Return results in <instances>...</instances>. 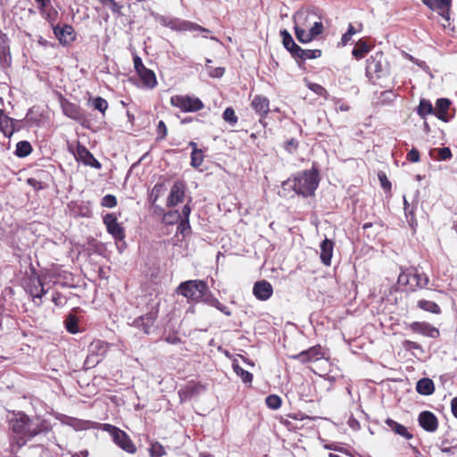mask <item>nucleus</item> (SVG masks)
Masks as SVG:
<instances>
[{"instance_id": "8fccbe9b", "label": "nucleus", "mask_w": 457, "mask_h": 457, "mask_svg": "<svg viewBox=\"0 0 457 457\" xmlns=\"http://www.w3.org/2000/svg\"><path fill=\"white\" fill-rule=\"evenodd\" d=\"M179 219L180 213L179 211H169L163 216V220L167 224H174L178 222Z\"/></svg>"}, {"instance_id": "473e14b6", "label": "nucleus", "mask_w": 457, "mask_h": 457, "mask_svg": "<svg viewBox=\"0 0 457 457\" xmlns=\"http://www.w3.org/2000/svg\"><path fill=\"white\" fill-rule=\"evenodd\" d=\"M416 390L420 395H431L435 392V385L432 379L423 378L418 380Z\"/></svg>"}, {"instance_id": "ea45409f", "label": "nucleus", "mask_w": 457, "mask_h": 457, "mask_svg": "<svg viewBox=\"0 0 457 457\" xmlns=\"http://www.w3.org/2000/svg\"><path fill=\"white\" fill-rule=\"evenodd\" d=\"M233 370L235 373L241 378L242 381L245 384L252 383L253 374L249 371L244 370L237 361H234L232 364Z\"/></svg>"}, {"instance_id": "ddd939ff", "label": "nucleus", "mask_w": 457, "mask_h": 457, "mask_svg": "<svg viewBox=\"0 0 457 457\" xmlns=\"http://www.w3.org/2000/svg\"><path fill=\"white\" fill-rule=\"evenodd\" d=\"M412 333L419 334L430 338H438L440 331L436 327L426 321H412L406 325Z\"/></svg>"}, {"instance_id": "f704fd0d", "label": "nucleus", "mask_w": 457, "mask_h": 457, "mask_svg": "<svg viewBox=\"0 0 457 457\" xmlns=\"http://www.w3.org/2000/svg\"><path fill=\"white\" fill-rule=\"evenodd\" d=\"M417 306L420 309L433 314H440L442 312L440 306L436 303L425 299L419 300L417 302Z\"/></svg>"}, {"instance_id": "393cba45", "label": "nucleus", "mask_w": 457, "mask_h": 457, "mask_svg": "<svg viewBox=\"0 0 457 457\" xmlns=\"http://www.w3.org/2000/svg\"><path fill=\"white\" fill-rule=\"evenodd\" d=\"M203 390H204V386L201 383L190 381L179 391V395L180 400L184 401L198 395Z\"/></svg>"}, {"instance_id": "e433bc0d", "label": "nucleus", "mask_w": 457, "mask_h": 457, "mask_svg": "<svg viewBox=\"0 0 457 457\" xmlns=\"http://www.w3.org/2000/svg\"><path fill=\"white\" fill-rule=\"evenodd\" d=\"M204 303H208L209 305H211L212 307H215L216 309H218L220 312H221L222 313H224L227 316L231 315V311L229 310V308L228 306L224 305L223 303H221L216 297H214L212 295V294L211 292L208 295L207 298L205 299Z\"/></svg>"}, {"instance_id": "864d4df0", "label": "nucleus", "mask_w": 457, "mask_h": 457, "mask_svg": "<svg viewBox=\"0 0 457 457\" xmlns=\"http://www.w3.org/2000/svg\"><path fill=\"white\" fill-rule=\"evenodd\" d=\"M190 230H191V227H190L189 220L179 219L178 231L180 234L185 235V234L188 233Z\"/></svg>"}, {"instance_id": "72a5a7b5", "label": "nucleus", "mask_w": 457, "mask_h": 457, "mask_svg": "<svg viewBox=\"0 0 457 457\" xmlns=\"http://www.w3.org/2000/svg\"><path fill=\"white\" fill-rule=\"evenodd\" d=\"M434 107L431 102L428 99L422 98L417 107V113L422 119H425L428 115L434 114Z\"/></svg>"}, {"instance_id": "c03bdc74", "label": "nucleus", "mask_w": 457, "mask_h": 457, "mask_svg": "<svg viewBox=\"0 0 457 457\" xmlns=\"http://www.w3.org/2000/svg\"><path fill=\"white\" fill-rule=\"evenodd\" d=\"M149 454L151 457H162L166 454V451L161 443L155 441L150 445Z\"/></svg>"}, {"instance_id": "338daca9", "label": "nucleus", "mask_w": 457, "mask_h": 457, "mask_svg": "<svg viewBox=\"0 0 457 457\" xmlns=\"http://www.w3.org/2000/svg\"><path fill=\"white\" fill-rule=\"evenodd\" d=\"M165 342L170 345H178L181 342V339L177 335H169L164 338Z\"/></svg>"}, {"instance_id": "58836bf2", "label": "nucleus", "mask_w": 457, "mask_h": 457, "mask_svg": "<svg viewBox=\"0 0 457 457\" xmlns=\"http://www.w3.org/2000/svg\"><path fill=\"white\" fill-rule=\"evenodd\" d=\"M65 328L71 334H77L79 331L78 317L70 313L64 320Z\"/></svg>"}, {"instance_id": "37998d69", "label": "nucleus", "mask_w": 457, "mask_h": 457, "mask_svg": "<svg viewBox=\"0 0 457 457\" xmlns=\"http://www.w3.org/2000/svg\"><path fill=\"white\" fill-rule=\"evenodd\" d=\"M92 106L95 110L99 111L102 113V115L104 116L109 107V104L104 98L101 96H96L92 99Z\"/></svg>"}, {"instance_id": "052dcab7", "label": "nucleus", "mask_w": 457, "mask_h": 457, "mask_svg": "<svg viewBox=\"0 0 457 457\" xmlns=\"http://www.w3.org/2000/svg\"><path fill=\"white\" fill-rule=\"evenodd\" d=\"M403 346L407 351L421 349V346L420 344H418L417 342H414V341H411V340H404L403 342Z\"/></svg>"}, {"instance_id": "5fc2aeb1", "label": "nucleus", "mask_w": 457, "mask_h": 457, "mask_svg": "<svg viewBox=\"0 0 457 457\" xmlns=\"http://www.w3.org/2000/svg\"><path fill=\"white\" fill-rule=\"evenodd\" d=\"M299 142L295 138H291L285 143L284 148L287 152L292 154L298 149Z\"/></svg>"}, {"instance_id": "69168bd1", "label": "nucleus", "mask_w": 457, "mask_h": 457, "mask_svg": "<svg viewBox=\"0 0 457 457\" xmlns=\"http://www.w3.org/2000/svg\"><path fill=\"white\" fill-rule=\"evenodd\" d=\"M27 183L36 190L44 188L42 182L34 178L28 179Z\"/></svg>"}, {"instance_id": "4c0bfd02", "label": "nucleus", "mask_w": 457, "mask_h": 457, "mask_svg": "<svg viewBox=\"0 0 457 457\" xmlns=\"http://www.w3.org/2000/svg\"><path fill=\"white\" fill-rule=\"evenodd\" d=\"M284 47L292 54L298 45H296L290 33L284 29L280 31Z\"/></svg>"}, {"instance_id": "09e8293b", "label": "nucleus", "mask_w": 457, "mask_h": 457, "mask_svg": "<svg viewBox=\"0 0 457 457\" xmlns=\"http://www.w3.org/2000/svg\"><path fill=\"white\" fill-rule=\"evenodd\" d=\"M156 141H162L166 138L168 135V129L163 120H160L156 127Z\"/></svg>"}, {"instance_id": "aec40b11", "label": "nucleus", "mask_w": 457, "mask_h": 457, "mask_svg": "<svg viewBox=\"0 0 457 457\" xmlns=\"http://www.w3.org/2000/svg\"><path fill=\"white\" fill-rule=\"evenodd\" d=\"M419 425L427 432H435L438 428V420L430 411H423L418 417Z\"/></svg>"}, {"instance_id": "2eb2a0df", "label": "nucleus", "mask_w": 457, "mask_h": 457, "mask_svg": "<svg viewBox=\"0 0 457 457\" xmlns=\"http://www.w3.org/2000/svg\"><path fill=\"white\" fill-rule=\"evenodd\" d=\"M187 185L184 180H177L170 187V194L167 198V207H174L184 201L186 195Z\"/></svg>"}, {"instance_id": "0e129e2a", "label": "nucleus", "mask_w": 457, "mask_h": 457, "mask_svg": "<svg viewBox=\"0 0 457 457\" xmlns=\"http://www.w3.org/2000/svg\"><path fill=\"white\" fill-rule=\"evenodd\" d=\"M47 21H49L52 26L54 25V22L56 19V16H57V12L55 10H53V11H49L47 12L46 10V12L44 15H42Z\"/></svg>"}, {"instance_id": "79ce46f5", "label": "nucleus", "mask_w": 457, "mask_h": 457, "mask_svg": "<svg viewBox=\"0 0 457 457\" xmlns=\"http://www.w3.org/2000/svg\"><path fill=\"white\" fill-rule=\"evenodd\" d=\"M307 87L312 90L314 94L323 97L325 100L329 98V93L328 90L321 85L314 82H308Z\"/></svg>"}, {"instance_id": "603ef678", "label": "nucleus", "mask_w": 457, "mask_h": 457, "mask_svg": "<svg viewBox=\"0 0 457 457\" xmlns=\"http://www.w3.org/2000/svg\"><path fill=\"white\" fill-rule=\"evenodd\" d=\"M101 205L103 207L113 208L117 205V199L115 195L108 194L102 198Z\"/></svg>"}, {"instance_id": "f257e3e1", "label": "nucleus", "mask_w": 457, "mask_h": 457, "mask_svg": "<svg viewBox=\"0 0 457 457\" xmlns=\"http://www.w3.org/2000/svg\"><path fill=\"white\" fill-rule=\"evenodd\" d=\"M6 423L12 453H18L34 438L46 436L52 430L51 423L43 416L29 415L21 410L8 411Z\"/></svg>"}, {"instance_id": "49530a36", "label": "nucleus", "mask_w": 457, "mask_h": 457, "mask_svg": "<svg viewBox=\"0 0 457 457\" xmlns=\"http://www.w3.org/2000/svg\"><path fill=\"white\" fill-rule=\"evenodd\" d=\"M266 405L271 410H278L280 408L282 400L277 395H270L265 399Z\"/></svg>"}, {"instance_id": "bf43d9fd", "label": "nucleus", "mask_w": 457, "mask_h": 457, "mask_svg": "<svg viewBox=\"0 0 457 457\" xmlns=\"http://www.w3.org/2000/svg\"><path fill=\"white\" fill-rule=\"evenodd\" d=\"M133 65L136 72H139L140 71H143L146 67L144 65L142 59L137 54H133Z\"/></svg>"}, {"instance_id": "c756f323", "label": "nucleus", "mask_w": 457, "mask_h": 457, "mask_svg": "<svg viewBox=\"0 0 457 457\" xmlns=\"http://www.w3.org/2000/svg\"><path fill=\"white\" fill-rule=\"evenodd\" d=\"M450 105L451 101L448 98L437 99L436 106L434 107L435 116L443 121H448V110Z\"/></svg>"}, {"instance_id": "4be33fe9", "label": "nucleus", "mask_w": 457, "mask_h": 457, "mask_svg": "<svg viewBox=\"0 0 457 457\" xmlns=\"http://www.w3.org/2000/svg\"><path fill=\"white\" fill-rule=\"evenodd\" d=\"M316 14L312 12H298L295 18V26L305 30H311L315 21H320L316 20Z\"/></svg>"}, {"instance_id": "a211bd4d", "label": "nucleus", "mask_w": 457, "mask_h": 457, "mask_svg": "<svg viewBox=\"0 0 457 457\" xmlns=\"http://www.w3.org/2000/svg\"><path fill=\"white\" fill-rule=\"evenodd\" d=\"M323 24L321 21H315L311 30H305L295 26V33L298 41L301 43H309L323 32Z\"/></svg>"}, {"instance_id": "4468645a", "label": "nucleus", "mask_w": 457, "mask_h": 457, "mask_svg": "<svg viewBox=\"0 0 457 457\" xmlns=\"http://www.w3.org/2000/svg\"><path fill=\"white\" fill-rule=\"evenodd\" d=\"M76 161L81 162L86 166L100 170L102 168L101 163L95 158L93 154L80 142H78L76 146V152L74 153Z\"/></svg>"}, {"instance_id": "9d476101", "label": "nucleus", "mask_w": 457, "mask_h": 457, "mask_svg": "<svg viewBox=\"0 0 457 457\" xmlns=\"http://www.w3.org/2000/svg\"><path fill=\"white\" fill-rule=\"evenodd\" d=\"M384 57L383 52H377L375 54L370 55L366 61V76L370 79H378L381 78L383 67L382 59Z\"/></svg>"}, {"instance_id": "a19ab883", "label": "nucleus", "mask_w": 457, "mask_h": 457, "mask_svg": "<svg viewBox=\"0 0 457 457\" xmlns=\"http://www.w3.org/2000/svg\"><path fill=\"white\" fill-rule=\"evenodd\" d=\"M178 29L179 30H190V31H201V32H211L208 29L202 27L201 25L192 21H182Z\"/></svg>"}, {"instance_id": "e2e57ef3", "label": "nucleus", "mask_w": 457, "mask_h": 457, "mask_svg": "<svg viewBox=\"0 0 457 457\" xmlns=\"http://www.w3.org/2000/svg\"><path fill=\"white\" fill-rule=\"evenodd\" d=\"M162 185L156 184L153 187V190H152V193H151V195H150V198L153 201V204H154L156 202V200L158 199L159 195H160L161 190H162Z\"/></svg>"}, {"instance_id": "774afa93", "label": "nucleus", "mask_w": 457, "mask_h": 457, "mask_svg": "<svg viewBox=\"0 0 457 457\" xmlns=\"http://www.w3.org/2000/svg\"><path fill=\"white\" fill-rule=\"evenodd\" d=\"M109 7L113 13L118 14V15L122 14L121 10H122L123 6L121 4H120L119 3H117L115 0L111 5H109Z\"/></svg>"}, {"instance_id": "f3484780", "label": "nucleus", "mask_w": 457, "mask_h": 457, "mask_svg": "<svg viewBox=\"0 0 457 457\" xmlns=\"http://www.w3.org/2000/svg\"><path fill=\"white\" fill-rule=\"evenodd\" d=\"M18 120L9 117L5 111L0 109V132L8 138L17 131L21 130Z\"/></svg>"}, {"instance_id": "4d7b16f0", "label": "nucleus", "mask_w": 457, "mask_h": 457, "mask_svg": "<svg viewBox=\"0 0 457 457\" xmlns=\"http://www.w3.org/2000/svg\"><path fill=\"white\" fill-rule=\"evenodd\" d=\"M407 161L411 162H420V152L416 148H412L409 151V153L406 155Z\"/></svg>"}, {"instance_id": "dca6fc26", "label": "nucleus", "mask_w": 457, "mask_h": 457, "mask_svg": "<svg viewBox=\"0 0 457 457\" xmlns=\"http://www.w3.org/2000/svg\"><path fill=\"white\" fill-rule=\"evenodd\" d=\"M53 31L59 43L62 46H68L76 40V32L70 24L53 25Z\"/></svg>"}, {"instance_id": "7c9ffc66", "label": "nucleus", "mask_w": 457, "mask_h": 457, "mask_svg": "<svg viewBox=\"0 0 457 457\" xmlns=\"http://www.w3.org/2000/svg\"><path fill=\"white\" fill-rule=\"evenodd\" d=\"M143 86L146 88L153 89L157 86V79L154 71L145 68L137 73Z\"/></svg>"}, {"instance_id": "f8f14e48", "label": "nucleus", "mask_w": 457, "mask_h": 457, "mask_svg": "<svg viewBox=\"0 0 457 457\" xmlns=\"http://www.w3.org/2000/svg\"><path fill=\"white\" fill-rule=\"evenodd\" d=\"M325 349L320 345H316L307 350L293 355L291 358L299 361L301 363H308L320 361L325 357Z\"/></svg>"}, {"instance_id": "9b49d317", "label": "nucleus", "mask_w": 457, "mask_h": 457, "mask_svg": "<svg viewBox=\"0 0 457 457\" xmlns=\"http://www.w3.org/2000/svg\"><path fill=\"white\" fill-rule=\"evenodd\" d=\"M103 222L106 227L107 232L116 240L121 241L125 238V230L120 223L118 222L117 216L111 212L103 218Z\"/></svg>"}, {"instance_id": "39448f33", "label": "nucleus", "mask_w": 457, "mask_h": 457, "mask_svg": "<svg viewBox=\"0 0 457 457\" xmlns=\"http://www.w3.org/2000/svg\"><path fill=\"white\" fill-rule=\"evenodd\" d=\"M170 103L182 112H196L204 108L203 101L193 95H174Z\"/></svg>"}, {"instance_id": "3c124183", "label": "nucleus", "mask_w": 457, "mask_h": 457, "mask_svg": "<svg viewBox=\"0 0 457 457\" xmlns=\"http://www.w3.org/2000/svg\"><path fill=\"white\" fill-rule=\"evenodd\" d=\"M438 447L443 453L448 454H454L457 453V445H450L448 440H442Z\"/></svg>"}, {"instance_id": "5701e85b", "label": "nucleus", "mask_w": 457, "mask_h": 457, "mask_svg": "<svg viewBox=\"0 0 457 457\" xmlns=\"http://www.w3.org/2000/svg\"><path fill=\"white\" fill-rule=\"evenodd\" d=\"M253 293L258 300L267 301L273 294V287L269 281L260 280L254 283Z\"/></svg>"}, {"instance_id": "423d86ee", "label": "nucleus", "mask_w": 457, "mask_h": 457, "mask_svg": "<svg viewBox=\"0 0 457 457\" xmlns=\"http://www.w3.org/2000/svg\"><path fill=\"white\" fill-rule=\"evenodd\" d=\"M24 288L26 292L33 298V302L37 305L42 303V297L46 294V290L44 287V283L40 277L33 272L25 282Z\"/></svg>"}, {"instance_id": "7ed1b4c3", "label": "nucleus", "mask_w": 457, "mask_h": 457, "mask_svg": "<svg viewBox=\"0 0 457 457\" xmlns=\"http://www.w3.org/2000/svg\"><path fill=\"white\" fill-rule=\"evenodd\" d=\"M210 292L207 283L200 279L181 282L177 288L179 295L194 303L204 302Z\"/></svg>"}, {"instance_id": "f03ea898", "label": "nucleus", "mask_w": 457, "mask_h": 457, "mask_svg": "<svg viewBox=\"0 0 457 457\" xmlns=\"http://www.w3.org/2000/svg\"><path fill=\"white\" fill-rule=\"evenodd\" d=\"M292 189L299 195L308 197L314 195L320 183L319 170L316 167L298 172L288 179Z\"/></svg>"}, {"instance_id": "bb28decb", "label": "nucleus", "mask_w": 457, "mask_h": 457, "mask_svg": "<svg viewBox=\"0 0 457 457\" xmlns=\"http://www.w3.org/2000/svg\"><path fill=\"white\" fill-rule=\"evenodd\" d=\"M320 258L321 262L325 266H330L331 259L333 256L334 242L328 238H325L320 243Z\"/></svg>"}, {"instance_id": "a18cd8bd", "label": "nucleus", "mask_w": 457, "mask_h": 457, "mask_svg": "<svg viewBox=\"0 0 457 457\" xmlns=\"http://www.w3.org/2000/svg\"><path fill=\"white\" fill-rule=\"evenodd\" d=\"M204 157L205 156L202 149L199 151L191 152L190 165L195 169L199 168L202 165Z\"/></svg>"}, {"instance_id": "412c9836", "label": "nucleus", "mask_w": 457, "mask_h": 457, "mask_svg": "<svg viewBox=\"0 0 457 457\" xmlns=\"http://www.w3.org/2000/svg\"><path fill=\"white\" fill-rule=\"evenodd\" d=\"M0 63L4 67H10L12 63L10 39L2 30H0Z\"/></svg>"}, {"instance_id": "cd10ccee", "label": "nucleus", "mask_w": 457, "mask_h": 457, "mask_svg": "<svg viewBox=\"0 0 457 457\" xmlns=\"http://www.w3.org/2000/svg\"><path fill=\"white\" fill-rule=\"evenodd\" d=\"M109 350V344L101 340V339H95L91 342L88 347L89 355L87 358L86 362H88L90 358L96 355L104 356L107 353Z\"/></svg>"}, {"instance_id": "13d9d810", "label": "nucleus", "mask_w": 457, "mask_h": 457, "mask_svg": "<svg viewBox=\"0 0 457 457\" xmlns=\"http://www.w3.org/2000/svg\"><path fill=\"white\" fill-rule=\"evenodd\" d=\"M378 179L380 181V185L382 188L386 191L391 190V182L387 179L386 174L384 172H380L378 174Z\"/></svg>"}, {"instance_id": "680f3d73", "label": "nucleus", "mask_w": 457, "mask_h": 457, "mask_svg": "<svg viewBox=\"0 0 457 457\" xmlns=\"http://www.w3.org/2000/svg\"><path fill=\"white\" fill-rule=\"evenodd\" d=\"M279 422L290 431H295L296 429L300 428L299 427L294 425V423L287 418L281 417Z\"/></svg>"}, {"instance_id": "0eeeda50", "label": "nucleus", "mask_w": 457, "mask_h": 457, "mask_svg": "<svg viewBox=\"0 0 457 457\" xmlns=\"http://www.w3.org/2000/svg\"><path fill=\"white\" fill-rule=\"evenodd\" d=\"M108 430L112 437L113 442L128 453L134 454L137 452V447L123 430L112 425H106Z\"/></svg>"}, {"instance_id": "20e7f679", "label": "nucleus", "mask_w": 457, "mask_h": 457, "mask_svg": "<svg viewBox=\"0 0 457 457\" xmlns=\"http://www.w3.org/2000/svg\"><path fill=\"white\" fill-rule=\"evenodd\" d=\"M397 282L401 286L407 287L411 292H416L419 289L426 288L429 283V278L425 273H419L417 269H401Z\"/></svg>"}, {"instance_id": "de8ad7c7", "label": "nucleus", "mask_w": 457, "mask_h": 457, "mask_svg": "<svg viewBox=\"0 0 457 457\" xmlns=\"http://www.w3.org/2000/svg\"><path fill=\"white\" fill-rule=\"evenodd\" d=\"M222 117L223 120L230 125H235L238 120L235 110L232 107H227L223 112Z\"/></svg>"}, {"instance_id": "6e6552de", "label": "nucleus", "mask_w": 457, "mask_h": 457, "mask_svg": "<svg viewBox=\"0 0 457 457\" xmlns=\"http://www.w3.org/2000/svg\"><path fill=\"white\" fill-rule=\"evenodd\" d=\"M159 305L157 303L144 315L136 318L132 326L142 330L145 334H150L152 327H154L158 316H159Z\"/></svg>"}, {"instance_id": "c85d7f7f", "label": "nucleus", "mask_w": 457, "mask_h": 457, "mask_svg": "<svg viewBox=\"0 0 457 457\" xmlns=\"http://www.w3.org/2000/svg\"><path fill=\"white\" fill-rule=\"evenodd\" d=\"M320 49H303L299 46L295 48V50L291 54L295 60H300L304 62L309 59H316L321 56Z\"/></svg>"}, {"instance_id": "6e6d98bb", "label": "nucleus", "mask_w": 457, "mask_h": 457, "mask_svg": "<svg viewBox=\"0 0 457 457\" xmlns=\"http://www.w3.org/2000/svg\"><path fill=\"white\" fill-rule=\"evenodd\" d=\"M438 160L446 161L452 157V151L449 147H442L437 149Z\"/></svg>"}, {"instance_id": "b1692460", "label": "nucleus", "mask_w": 457, "mask_h": 457, "mask_svg": "<svg viewBox=\"0 0 457 457\" xmlns=\"http://www.w3.org/2000/svg\"><path fill=\"white\" fill-rule=\"evenodd\" d=\"M251 107L262 119H265L270 112V100L264 96L256 95L251 101Z\"/></svg>"}, {"instance_id": "6ab92c4d", "label": "nucleus", "mask_w": 457, "mask_h": 457, "mask_svg": "<svg viewBox=\"0 0 457 457\" xmlns=\"http://www.w3.org/2000/svg\"><path fill=\"white\" fill-rule=\"evenodd\" d=\"M422 3L449 22L452 0H422Z\"/></svg>"}, {"instance_id": "c9c22d12", "label": "nucleus", "mask_w": 457, "mask_h": 457, "mask_svg": "<svg viewBox=\"0 0 457 457\" xmlns=\"http://www.w3.org/2000/svg\"><path fill=\"white\" fill-rule=\"evenodd\" d=\"M32 145L29 141L22 140L17 143L16 149L14 151V154L17 157L24 158L29 155L32 153Z\"/></svg>"}, {"instance_id": "1a4fd4ad", "label": "nucleus", "mask_w": 457, "mask_h": 457, "mask_svg": "<svg viewBox=\"0 0 457 457\" xmlns=\"http://www.w3.org/2000/svg\"><path fill=\"white\" fill-rule=\"evenodd\" d=\"M60 104L64 115L76 120L83 127L88 128V120H87L84 111L79 105L71 103L63 97L61 98Z\"/></svg>"}, {"instance_id": "a878e982", "label": "nucleus", "mask_w": 457, "mask_h": 457, "mask_svg": "<svg viewBox=\"0 0 457 457\" xmlns=\"http://www.w3.org/2000/svg\"><path fill=\"white\" fill-rule=\"evenodd\" d=\"M373 46L374 45L368 39L361 38L356 42L352 54L356 60H361L369 54Z\"/></svg>"}, {"instance_id": "2f4dec72", "label": "nucleus", "mask_w": 457, "mask_h": 457, "mask_svg": "<svg viewBox=\"0 0 457 457\" xmlns=\"http://www.w3.org/2000/svg\"><path fill=\"white\" fill-rule=\"evenodd\" d=\"M385 423L395 434L407 440H410L413 437V435L408 430V428L405 426L396 422L393 419L387 418L385 420Z\"/></svg>"}]
</instances>
